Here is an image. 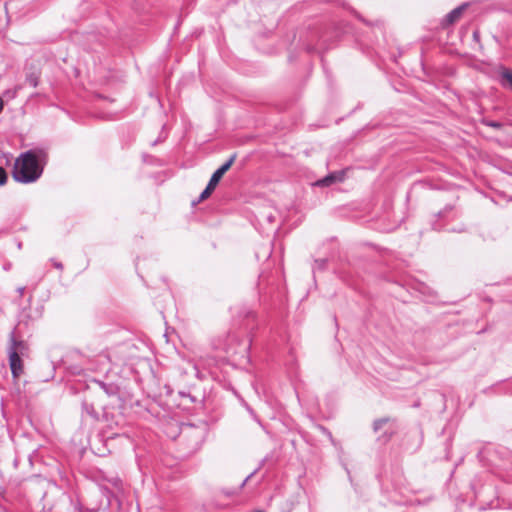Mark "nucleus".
Wrapping results in <instances>:
<instances>
[{"mask_svg":"<svg viewBox=\"0 0 512 512\" xmlns=\"http://www.w3.org/2000/svg\"><path fill=\"white\" fill-rule=\"evenodd\" d=\"M255 473H256V471H253L252 473H250V474L245 478V480L243 481V485H244L245 483H247V482L250 480V478H252V477H253V475H254Z\"/></svg>","mask_w":512,"mask_h":512,"instance_id":"nucleus-20","label":"nucleus"},{"mask_svg":"<svg viewBox=\"0 0 512 512\" xmlns=\"http://www.w3.org/2000/svg\"><path fill=\"white\" fill-rule=\"evenodd\" d=\"M292 509V505L291 504H288L286 503L285 506H283L280 510V512H290Z\"/></svg>","mask_w":512,"mask_h":512,"instance_id":"nucleus-19","label":"nucleus"},{"mask_svg":"<svg viewBox=\"0 0 512 512\" xmlns=\"http://www.w3.org/2000/svg\"><path fill=\"white\" fill-rule=\"evenodd\" d=\"M391 421V418L383 417L376 419L373 422V431L375 434H379L378 440L383 443L388 442L394 433V428L392 426H388Z\"/></svg>","mask_w":512,"mask_h":512,"instance_id":"nucleus-3","label":"nucleus"},{"mask_svg":"<svg viewBox=\"0 0 512 512\" xmlns=\"http://www.w3.org/2000/svg\"><path fill=\"white\" fill-rule=\"evenodd\" d=\"M100 388L110 397L119 395V387L114 383H105L103 381H96Z\"/></svg>","mask_w":512,"mask_h":512,"instance_id":"nucleus-10","label":"nucleus"},{"mask_svg":"<svg viewBox=\"0 0 512 512\" xmlns=\"http://www.w3.org/2000/svg\"><path fill=\"white\" fill-rule=\"evenodd\" d=\"M267 220H268L269 222H273V221H274V217H273L272 215H268V216H267Z\"/></svg>","mask_w":512,"mask_h":512,"instance_id":"nucleus-23","label":"nucleus"},{"mask_svg":"<svg viewBox=\"0 0 512 512\" xmlns=\"http://www.w3.org/2000/svg\"><path fill=\"white\" fill-rule=\"evenodd\" d=\"M113 493L105 486H99L98 495L96 498H101L95 504H90L86 507H81L80 512H99L102 508L108 509L111 506V498Z\"/></svg>","mask_w":512,"mask_h":512,"instance_id":"nucleus-2","label":"nucleus"},{"mask_svg":"<svg viewBox=\"0 0 512 512\" xmlns=\"http://www.w3.org/2000/svg\"><path fill=\"white\" fill-rule=\"evenodd\" d=\"M7 173L3 167L0 166V186L4 185L7 182Z\"/></svg>","mask_w":512,"mask_h":512,"instance_id":"nucleus-15","label":"nucleus"},{"mask_svg":"<svg viewBox=\"0 0 512 512\" xmlns=\"http://www.w3.org/2000/svg\"><path fill=\"white\" fill-rule=\"evenodd\" d=\"M40 74L38 72H30L26 74L25 82L33 87L36 88L39 84Z\"/></svg>","mask_w":512,"mask_h":512,"instance_id":"nucleus-12","label":"nucleus"},{"mask_svg":"<svg viewBox=\"0 0 512 512\" xmlns=\"http://www.w3.org/2000/svg\"><path fill=\"white\" fill-rule=\"evenodd\" d=\"M236 159V154H233L225 163H223L211 176L208 183L211 186H217L223 175L230 169Z\"/></svg>","mask_w":512,"mask_h":512,"instance_id":"nucleus-4","label":"nucleus"},{"mask_svg":"<svg viewBox=\"0 0 512 512\" xmlns=\"http://www.w3.org/2000/svg\"><path fill=\"white\" fill-rule=\"evenodd\" d=\"M10 341H11V345L9 347L8 353L9 352H16L17 355H19V356L26 355V353L28 351V346H27L25 341L17 340L15 338L14 331L11 332Z\"/></svg>","mask_w":512,"mask_h":512,"instance_id":"nucleus-7","label":"nucleus"},{"mask_svg":"<svg viewBox=\"0 0 512 512\" xmlns=\"http://www.w3.org/2000/svg\"><path fill=\"white\" fill-rule=\"evenodd\" d=\"M3 105H4L3 100H2V98L0 97V113H1V112H2V110H3Z\"/></svg>","mask_w":512,"mask_h":512,"instance_id":"nucleus-22","label":"nucleus"},{"mask_svg":"<svg viewBox=\"0 0 512 512\" xmlns=\"http://www.w3.org/2000/svg\"><path fill=\"white\" fill-rule=\"evenodd\" d=\"M486 125L496 129H500L502 127V124L496 121L487 122Z\"/></svg>","mask_w":512,"mask_h":512,"instance_id":"nucleus-17","label":"nucleus"},{"mask_svg":"<svg viewBox=\"0 0 512 512\" xmlns=\"http://www.w3.org/2000/svg\"><path fill=\"white\" fill-rule=\"evenodd\" d=\"M22 356L17 355L16 352H9V364L12 376L18 378L23 373Z\"/></svg>","mask_w":512,"mask_h":512,"instance_id":"nucleus-6","label":"nucleus"},{"mask_svg":"<svg viewBox=\"0 0 512 512\" xmlns=\"http://www.w3.org/2000/svg\"><path fill=\"white\" fill-rule=\"evenodd\" d=\"M322 429H323V431H324V432H326V433H327V435H328L329 437H332V435H331V433H330L329 431H327L325 428H322Z\"/></svg>","mask_w":512,"mask_h":512,"instance_id":"nucleus-25","label":"nucleus"},{"mask_svg":"<svg viewBox=\"0 0 512 512\" xmlns=\"http://www.w3.org/2000/svg\"><path fill=\"white\" fill-rule=\"evenodd\" d=\"M251 346V343L249 342V344L247 345L246 349H249Z\"/></svg>","mask_w":512,"mask_h":512,"instance_id":"nucleus-28","label":"nucleus"},{"mask_svg":"<svg viewBox=\"0 0 512 512\" xmlns=\"http://www.w3.org/2000/svg\"><path fill=\"white\" fill-rule=\"evenodd\" d=\"M24 291H25V287H19V288L17 289V292L19 293V295H20V296H22V295H23Z\"/></svg>","mask_w":512,"mask_h":512,"instance_id":"nucleus-21","label":"nucleus"},{"mask_svg":"<svg viewBox=\"0 0 512 512\" xmlns=\"http://www.w3.org/2000/svg\"><path fill=\"white\" fill-rule=\"evenodd\" d=\"M52 261V264L53 266L56 268V269H59V270H62L63 269V264L59 261H56L55 259H51Z\"/></svg>","mask_w":512,"mask_h":512,"instance_id":"nucleus-18","label":"nucleus"},{"mask_svg":"<svg viewBox=\"0 0 512 512\" xmlns=\"http://www.w3.org/2000/svg\"><path fill=\"white\" fill-rule=\"evenodd\" d=\"M467 7V4H462L453 10H451L444 18V24H453L455 23L460 16L462 15L463 11Z\"/></svg>","mask_w":512,"mask_h":512,"instance_id":"nucleus-8","label":"nucleus"},{"mask_svg":"<svg viewBox=\"0 0 512 512\" xmlns=\"http://www.w3.org/2000/svg\"><path fill=\"white\" fill-rule=\"evenodd\" d=\"M215 188H216L215 186H211V184L208 183L206 188L200 194L198 202H201V201L207 199L212 194V192L215 190Z\"/></svg>","mask_w":512,"mask_h":512,"instance_id":"nucleus-13","label":"nucleus"},{"mask_svg":"<svg viewBox=\"0 0 512 512\" xmlns=\"http://www.w3.org/2000/svg\"><path fill=\"white\" fill-rule=\"evenodd\" d=\"M327 265V259H317L315 260L314 269L324 270Z\"/></svg>","mask_w":512,"mask_h":512,"instance_id":"nucleus-14","label":"nucleus"},{"mask_svg":"<svg viewBox=\"0 0 512 512\" xmlns=\"http://www.w3.org/2000/svg\"><path fill=\"white\" fill-rule=\"evenodd\" d=\"M157 143H158V140H155V141L152 143V145L154 146V145H156Z\"/></svg>","mask_w":512,"mask_h":512,"instance_id":"nucleus-26","label":"nucleus"},{"mask_svg":"<svg viewBox=\"0 0 512 512\" xmlns=\"http://www.w3.org/2000/svg\"><path fill=\"white\" fill-rule=\"evenodd\" d=\"M109 482L117 489L121 488L122 480L119 477H112Z\"/></svg>","mask_w":512,"mask_h":512,"instance_id":"nucleus-16","label":"nucleus"},{"mask_svg":"<svg viewBox=\"0 0 512 512\" xmlns=\"http://www.w3.org/2000/svg\"><path fill=\"white\" fill-rule=\"evenodd\" d=\"M344 178H345L344 171H336V172L329 173L322 179H319L318 181H316L315 185L319 186V187H329L332 184L342 182L344 180Z\"/></svg>","mask_w":512,"mask_h":512,"instance_id":"nucleus-5","label":"nucleus"},{"mask_svg":"<svg viewBox=\"0 0 512 512\" xmlns=\"http://www.w3.org/2000/svg\"><path fill=\"white\" fill-rule=\"evenodd\" d=\"M234 310L233 314L237 315L239 318L254 320L256 317L255 313L248 307H235Z\"/></svg>","mask_w":512,"mask_h":512,"instance_id":"nucleus-11","label":"nucleus"},{"mask_svg":"<svg viewBox=\"0 0 512 512\" xmlns=\"http://www.w3.org/2000/svg\"><path fill=\"white\" fill-rule=\"evenodd\" d=\"M47 153L43 149H31L16 160L12 176L16 182L29 184L37 181L43 173Z\"/></svg>","mask_w":512,"mask_h":512,"instance_id":"nucleus-1","label":"nucleus"},{"mask_svg":"<svg viewBox=\"0 0 512 512\" xmlns=\"http://www.w3.org/2000/svg\"><path fill=\"white\" fill-rule=\"evenodd\" d=\"M499 83L503 88L512 90V70L502 68L500 71Z\"/></svg>","mask_w":512,"mask_h":512,"instance_id":"nucleus-9","label":"nucleus"},{"mask_svg":"<svg viewBox=\"0 0 512 512\" xmlns=\"http://www.w3.org/2000/svg\"><path fill=\"white\" fill-rule=\"evenodd\" d=\"M21 247H22V243H21V242H19V243H18V248L20 249Z\"/></svg>","mask_w":512,"mask_h":512,"instance_id":"nucleus-27","label":"nucleus"},{"mask_svg":"<svg viewBox=\"0 0 512 512\" xmlns=\"http://www.w3.org/2000/svg\"><path fill=\"white\" fill-rule=\"evenodd\" d=\"M250 413L253 415L254 419H255L258 423H260V421L258 420L257 416H256V415H254L253 411H250Z\"/></svg>","mask_w":512,"mask_h":512,"instance_id":"nucleus-24","label":"nucleus"}]
</instances>
